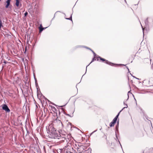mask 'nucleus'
Returning <instances> with one entry per match:
<instances>
[{
  "label": "nucleus",
  "mask_w": 153,
  "mask_h": 153,
  "mask_svg": "<svg viewBox=\"0 0 153 153\" xmlns=\"http://www.w3.org/2000/svg\"><path fill=\"white\" fill-rule=\"evenodd\" d=\"M46 129L49 138L59 139L62 138L65 140V135L56 131L52 126H49L48 128H46Z\"/></svg>",
  "instance_id": "obj_1"
},
{
  "label": "nucleus",
  "mask_w": 153,
  "mask_h": 153,
  "mask_svg": "<svg viewBox=\"0 0 153 153\" xmlns=\"http://www.w3.org/2000/svg\"><path fill=\"white\" fill-rule=\"evenodd\" d=\"M97 58H99L100 60L102 61L103 62H104L105 63L107 64H108L110 65H111L112 66H114V65L117 66V65H120V66H126V65L123 64H115L113 63H111L108 61V60L102 58L101 57L98 56Z\"/></svg>",
  "instance_id": "obj_2"
},
{
  "label": "nucleus",
  "mask_w": 153,
  "mask_h": 153,
  "mask_svg": "<svg viewBox=\"0 0 153 153\" xmlns=\"http://www.w3.org/2000/svg\"><path fill=\"white\" fill-rule=\"evenodd\" d=\"M2 109L5 111L6 112H9L10 111V109L6 104L2 105Z\"/></svg>",
  "instance_id": "obj_3"
},
{
  "label": "nucleus",
  "mask_w": 153,
  "mask_h": 153,
  "mask_svg": "<svg viewBox=\"0 0 153 153\" xmlns=\"http://www.w3.org/2000/svg\"><path fill=\"white\" fill-rule=\"evenodd\" d=\"M85 48L87 49H88V47L84 46V45H77L76 46H75L74 47V50H76L77 48Z\"/></svg>",
  "instance_id": "obj_4"
},
{
  "label": "nucleus",
  "mask_w": 153,
  "mask_h": 153,
  "mask_svg": "<svg viewBox=\"0 0 153 153\" xmlns=\"http://www.w3.org/2000/svg\"><path fill=\"white\" fill-rule=\"evenodd\" d=\"M145 153H153V148H146L145 149Z\"/></svg>",
  "instance_id": "obj_5"
},
{
  "label": "nucleus",
  "mask_w": 153,
  "mask_h": 153,
  "mask_svg": "<svg viewBox=\"0 0 153 153\" xmlns=\"http://www.w3.org/2000/svg\"><path fill=\"white\" fill-rule=\"evenodd\" d=\"M117 122L116 121H115V120L113 119L112 121L109 124V126L110 127H112L114 126V124L116 123Z\"/></svg>",
  "instance_id": "obj_6"
},
{
  "label": "nucleus",
  "mask_w": 153,
  "mask_h": 153,
  "mask_svg": "<svg viewBox=\"0 0 153 153\" xmlns=\"http://www.w3.org/2000/svg\"><path fill=\"white\" fill-rule=\"evenodd\" d=\"M48 27H42V25H40V27L39 28V33H41V32L47 28Z\"/></svg>",
  "instance_id": "obj_7"
},
{
  "label": "nucleus",
  "mask_w": 153,
  "mask_h": 153,
  "mask_svg": "<svg viewBox=\"0 0 153 153\" xmlns=\"http://www.w3.org/2000/svg\"><path fill=\"white\" fill-rule=\"evenodd\" d=\"M96 59L95 58V57H94V58L92 59V60H91V62L87 65V66L86 67V71H85V74H83L82 76H84V75L86 73V71H87V67L89 66V65L91 64L92 62H94V61L96 60ZM82 78H81L82 79Z\"/></svg>",
  "instance_id": "obj_8"
},
{
  "label": "nucleus",
  "mask_w": 153,
  "mask_h": 153,
  "mask_svg": "<svg viewBox=\"0 0 153 153\" xmlns=\"http://www.w3.org/2000/svg\"><path fill=\"white\" fill-rule=\"evenodd\" d=\"M11 1V0H7L6 1V4L5 5V7L6 8H8L9 7L10 4V2Z\"/></svg>",
  "instance_id": "obj_9"
},
{
  "label": "nucleus",
  "mask_w": 153,
  "mask_h": 153,
  "mask_svg": "<svg viewBox=\"0 0 153 153\" xmlns=\"http://www.w3.org/2000/svg\"><path fill=\"white\" fill-rule=\"evenodd\" d=\"M88 49H88L90 50L91 52H92V53L94 54V57H95V58H97L98 56V55H97L96 53H95L90 48L88 47Z\"/></svg>",
  "instance_id": "obj_10"
},
{
  "label": "nucleus",
  "mask_w": 153,
  "mask_h": 153,
  "mask_svg": "<svg viewBox=\"0 0 153 153\" xmlns=\"http://www.w3.org/2000/svg\"><path fill=\"white\" fill-rule=\"evenodd\" d=\"M118 128H119V120H118L117 122V124L115 126V131H116V132H118L119 130H118Z\"/></svg>",
  "instance_id": "obj_11"
},
{
  "label": "nucleus",
  "mask_w": 153,
  "mask_h": 153,
  "mask_svg": "<svg viewBox=\"0 0 153 153\" xmlns=\"http://www.w3.org/2000/svg\"><path fill=\"white\" fill-rule=\"evenodd\" d=\"M145 26L146 27H148L149 25V22H148V18H146V19L145 20Z\"/></svg>",
  "instance_id": "obj_12"
},
{
  "label": "nucleus",
  "mask_w": 153,
  "mask_h": 153,
  "mask_svg": "<svg viewBox=\"0 0 153 153\" xmlns=\"http://www.w3.org/2000/svg\"><path fill=\"white\" fill-rule=\"evenodd\" d=\"M62 111L63 112V113L65 114V115H67V116H69V117H72L73 116V113H74V112L71 115H70L69 114H67V113H66L63 110V109H62Z\"/></svg>",
  "instance_id": "obj_13"
},
{
  "label": "nucleus",
  "mask_w": 153,
  "mask_h": 153,
  "mask_svg": "<svg viewBox=\"0 0 153 153\" xmlns=\"http://www.w3.org/2000/svg\"><path fill=\"white\" fill-rule=\"evenodd\" d=\"M122 111V110H121L117 114V115L116 116L114 117V118L113 119L115 120V121H117V119L118 118V117L119 115L120 114V112Z\"/></svg>",
  "instance_id": "obj_14"
},
{
  "label": "nucleus",
  "mask_w": 153,
  "mask_h": 153,
  "mask_svg": "<svg viewBox=\"0 0 153 153\" xmlns=\"http://www.w3.org/2000/svg\"><path fill=\"white\" fill-rule=\"evenodd\" d=\"M19 1L20 0H16L15 4L17 7H18L19 5Z\"/></svg>",
  "instance_id": "obj_15"
},
{
  "label": "nucleus",
  "mask_w": 153,
  "mask_h": 153,
  "mask_svg": "<svg viewBox=\"0 0 153 153\" xmlns=\"http://www.w3.org/2000/svg\"><path fill=\"white\" fill-rule=\"evenodd\" d=\"M65 19L67 20H69L71 21H72V14H71L70 16V17L69 18H65Z\"/></svg>",
  "instance_id": "obj_16"
},
{
  "label": "nucleus",
  "mask_w": 153,
  "mask_h": 153,
  "mask_svg": "<svg viewBox=\"0 0 153 153\" xmlns=\"http://www.w3.org/2000/svg\"><path fill=\"white\" fill-rule=\"evenodd\" d=\"M35 83L36 86V88L37 91H38V89H39V86H38L37 82H35Z\"/></svg>",
  "instance_id": "obj_17"
},
{
  "label": "nucleus",
  "mask_w": 153,
  "mask_h": 153,
  "mask_svg": "<svg viewBox=\"0 0 153 153\" xmlns=\"http://www.w3.org/2000/svg\"><path fill=\"white\" fill-rule=\"evenodd\" d=\"M115 135H116V140L117 141H118L119 142V143L120 144L121 146V145L120 142V141H119V140L118 139V138L117 137V134L116 131H115Z\"/></svg>",
  "instance_id": "obj_18"
},
{
  "label": "nucleus",
  "mask_w": 153,
  "mask_h": 153,
  "mask_svg": "<svg viewBox=\"0 0 153 153\" xmlns=\"http://www.w3.org/2000/svg\"><path fill=\"white\" fill-rule=\"evenodd\" d=\"M124 105L125 106V107H124L122 110H123L124 108H127L128 107V105L126 104L125 103V102H123Z\"/></svg>",
  "instance_id": "obj_19"
},
{
  "label": "nucleus",
  "mask_w": 153,
  "mask_h": 153,
  "mask_svg": "<svg viewBox=\"0 0 153 153\" xmlns=\"http://www.w3.org/2000/svg\"><path fill=\"white\" fill-rule=\"evenodd\" d=\"M64 153H73L70 151H69L68 150H66L64 151Z\"/></svg>",
  "instance_id": "obj_20"
},
{
  "label": "nucleus",
  "mask_w": 153,
  "mask_h": 153,
  "mask_svg": "<svg viewBox=\"0 0 153 153\" xmlns=\"http://www.w3.org/2000/svg\"><path fill=\"white\" fill-rule=\"evenodd\" d=\"M3 26L2 25V21L1 19H0V29L1 27H3Z\"/></svg>",
  "instance_id": "obj_21"
},
{
  "label": "nucleus",
  "mask_w": 153,
  "mask_h": 153,
  "mask_svg": "<svg viewBox=\"0 0 153 153\" xmlns=\"http://www.w3.org/2000/svg\"><path fill=\"white\" fill-rule=\"evenodd\" d=\"M33 76H34V79L35 80V82H37V79H36V77L35 75V74H34Z\"/></svg>",
  "instance_id": "obj_22"
},
{
  "label": "nucleus",
  "mask_w": 153,
  "mask_h": 153,
  "mask_svg": "<svg viewBox=\"0 0 153 153\" xmlns=\"http://www.w3.org/2000/svg\"><path fill=\"white\" fill-rule=\"evenodd\" d=\"M97 131V129L95 130V131H93V132H92V133H91L90 134V135L89 136H91L94 133V132H96Z\"/></svg>",
  "instance_id": "obj_23"
},
{
  "label": "nucleus",
  "mask_w": 153,
  "mask_h": 153,
  "mask_svg": "<svg viewBox=\"0 0 153 153\" xmlns=\"http://www.w3.org/2000/svg\"><path fill=\"white\" fill-rule=\"evenodd\" d=\"M141 25V26H142V29H143V35H144V31L145 30V29H146V27H145L144 28H143V27L142 26V25Z\"/></svg>",
  "instance_id": "obj_24"
},
{
  "label": "nucleus",
  "mask_w": 153,
  "mask_h": 153,
  "mask_svg": "<svg viewBox=\"0 0 153 153\" xmlns=\"http://www.w3.org/2000/svg\"><path fill=\"white\" fill-rule=\"evenodd\" d=\"M28 14V13L26 11V12L24 13L25 16H26Z\"/></svg>",
  "instance_id": "obj_25"
},
{
  "label": "nucleus",
  "mask_w": 153,
  "mask_h": 153,
  "mask_svg": "<svg viewBox=\"0 0 153 153\" xmlns=\"http://www.w3.org/2000/svg\"><path fill=\"white\" fill-rule=\"evenodd\" d=\"M132 76L134 77V78H135L137 79H138V80H139V79H140L139 78H137V77H136L135 76Z\"/></svg>",
  "instance_id": "obj_26"
},
{
  "label": "nucleus",
  "mask_w": 153,
  "mask_h": 153,
  "mask_svg": "<svg viewBox=\"0 0 153 153\" xmlns=\"http://www.w3.org/2000/svg\"><path fill=\"white\" fill-rule=\"evenodd\" d=\"M45 100H47V101H48V102H50V101L49 100H48V99H47V98H45Z\"/></svg>",
  "instance_id": "obj_27"
},
{
  "label": "nucleus",
  "mask_w": 153,
  "mask_h": 153,
  "mask_svg": "<svg viewBox=\"0 0 153 153\" xmlns=\"http://www.w3.org/2000/svg\"><path fill=\"white\" fill-rule=\"evenodd\" d=\"M4 62V64H6V63H7L8 62H7V61H5V60H4V62Z\"/></svg>",
  "instance_id": "obj_28"
},
{
  "label": "nucleus",
  "mask_w": 153,
  "mask_h": 153,
  "mask_svg": "<svg viewBox=\"0 0 153 153\" xmlns=\"http://www.w3.org/2000/svg\"><path fill=\"white\" fill-rule=\"evenodd\" d=\"M53 109L54 110H55V111H56V109L54 107H53Z\"/></svg>",
  "instance_id": "obj_29"
},
{
  "label": "nucleus",
  "mask_w": 153,
  "mask_h": 153,
  "mask_svg": "<svg viewBox=\"0 0 153 153\" xmlns=\"http://www.w3.org/2000/svg\"><path fill=\"white\" fill-rule=\"evenodd\" d=\"M124 1H125V2L126 3V4H127V2H126V0H124Z\"/></svg>",
  "instance_id": "obj_30"
},
{
  "label": "nucleus",
  "mask_w": 153,
  "mask_h": 153,
  "mask_svg": "<svg viewBox=\"0 0 153 153\" xmlns=\"http://www.w3.org/2000/svg\"><path fill=\"white\" fill-rule=\"evenodd\" d=\"M96 58V59H97V61H99V59H99V58Z\"/></svg>",
  "instance_id": "obj_31"
},
{
  "label": "nucleus",
  "mask_w": 153,
  "mask_h": 153,
  "mask_svg": "<svg viewBox=\"0 0 153 153\" xmlns=\"http://www.w3.org/2000/svg\"><path fill=\"white\" fill-rule=\"evenodd\" d=\"M128 98L126 100H128L129 98V96H128Z\"/></svg>",
  "instance_id": "obj_32"
},
{
  "label": "nucleus",
  "mask_w": 153,
  "mask_h": 153,
  "mask_svg": "<svg viewBox=\"0 0 153 153\" xmlns=\"http://www.w3.org/2000/svg\"><path fill=\"white\" fill-rule=\"evenodd\" d=\"M128 72H130V71H129V68L128 69Z\"/></svg>",
  "instance_id": "obj_33"
},
{
  "label": "nucleus",
  "mask_w": 153,
  "mask_h": 153,
  "mask_svg": "<svg viewBox=\"0 0 153 153\" xmlns=\"http://www.w3.org/2000/svg\"><path fill=\"white\" fill-rule=\"evenodd\" d=\"M128 72H130V71H129V68L128 69Z\"/></svg>",
  "instance_id": "obj_34"
},
{
  "label": "nucleus",
  "mask_w": 153,
  "mask_h": 153,
  "mask_svg": "<svg viewBox=\"0 0 153 153\" xmlns=\"http://www.w3.org/2000/svg\"><path fill=\"white\" fill-rule=\"evenodd\" d=\"M128 72H130V71H129V68L128 69Z\"/></svg>",
  "instance_id": "obj_35"
},
{
  "label": "nucleus",
  "mask_w": 153,
  "mask_h": 153,
  "mask_svg": "<svg viewBox=\"0 0 153 153\" xmlns=\"http://www.w3.org/2000/svg\"><path fill=\"white\" fill-rule=\"evenodd\" d=\"M126 67L127 69H128V67L127 66H126Z\"/></svg>",
  "instance_id": "obj_36"
},
{
  "label": "nucleus",
  "mask_w": 153,
  "mask_h": 153,
  "mask_svg": "<svg viewBox=\"0 0 153 153\" xmlns=\"http://www.w3.org/2000/svg\"><path fill=\"white\" fill-rule=\"evenodd\" d=\"M52 104H53V105H55V106H56V104H53V103H52Z\"/></svg>",
  "instance_id": "obj_37"
},
{
  "label": "nucleus",
  "mask_w": 153,
  "mask_h": 153,
  "mask_svg": "<svg viewBox=\"0 0 153 153\" xmlns=\"http://www.w3.org/2000/svg\"><path fill=\"white\" fill-rule=\"evenodd\" d=\"M62 13L64 14V15H65V16H66V15H65V13Z\"/></svg>",
  "instance_id": "obj_38"
},
{
  "label": "nucleus",
  "mask_w": 153,
  "mask_h": 153,
  "mask_svg": "<svg viewBox=\"0 0 153 153\" xmlns=\"http://www.w3.org/2000/svg\"><path fill=\"white\" fill-rule=\"evenodd\" d=\"M60 12V11H57L56 12Z\"/></svg>",
  "instance_id": "obj_39"
},
{
  "label": "nucleus",
  "mask_w": 153,
  "mask_h": 153,
  "mask_svg": "<svg viewBox=\"0 0 153 153\" xmlns=\"http://www.w3.org/2000/svg\"><path fill=\"white\" fill-rule=\"evenodd\" d=\"M72 150H74V149H73V148H72ZM74 151H75V150H74Z\"/></svg>",
  "instance_id": "obj_40"
},
{
  "label": "nucleus",
  "mask_w": 153,
  "mask_h": 153,
  "mask_svg": "<svg viewBox=\"0 0 153 153\" xmlns=\"http://www.w3.org/2000/svg\"><path fill=\"white\" fill-rule=\"evenodd\" d=\"M65 105H63V106H64ZM63 106H60V107H63Z\"/></svg>",
  "instance_id": "obj_41"
},
{
  "label": "nucleus",
  "mask_w": 153,
  "mask_h": 153,
  "mask_svg": "<svg viewBox=\"0 0 153 153\" xmlns=\"http://www.w3.org/2000/svg\"><path fill=\"white\" fill-rule=\"evenodd\" d=\"M130 74L132 76H133V75H132V74H131V73H130Z\"/></svg>",
  "instance_id": "obj_42"
},
{
  "label": "nucleus",
  "mask_w": 153,
  "mask_h": 153,
  "mask_svg": "<svg viewBox=\"0 0 153 153\" xmlns=\"http://www.w3.org/2000/svg\"><path fill=\"white\" fill-rule=\"evenodd\" d=\"M134 99L135 100V101H136V100L134 98Z\"/></svg>",
  "instance_id": "obj_43"
},
{
  "label": "nucleus",
  "mask_w": 153,
  "mask_h": 153,
  "mask_svg": "<svg viewBox=\"0 0 153 153\" xmlns=\"http://www.w3.org/2000/svg\"><path fill=\"white\" fill-rule=\"evenodd\" d=\"M130 91H128V93H129L130 92Z\"/></svg>",
  "instance_id": "obj_44"
},
{
  "label": "nucleus",
  "mask_w": 153,
  "mask_h": 153,
  "mask_svg": "<svg viewBox=\"0 0 153 153\" xmlns=\"http://www.w3.org/2000/svg\"><path fill=\"white\" fill-rule=\"evenodd\" d=\"M131 8V10H132L133 11V9H132Z\"/></svg>",
  "instance_id": "obj_45"
},
{
  "label": "nucleus",
  "mask_w": 153,
  "mask_h": 153,
  "mask_svg": "<svg viewBox=\"0 0 153 153\" xmlns=\"http://www.w3.org/2000/svg\"><path fill=\"white\" fill-rule=\"evenodd\" d=\"M101 128L100 129V130H101Z\"/></svg>",
  "instance_id": "obj_46"
},
{
  "label": "nucleus",
  "mask_w": 153,
  "mask_h": 153,
  "mask_svg": "<svg viewBox=\"0 0 153 153\" xmlns=\"http://www.w3.org/2000/svg\"><path fill=\"white\" fill-rule=\"evenodd\" d=\"M145 152V151H143V152Z\"/></svg>",
  "instance_id": "obj_47"
},
{
  "label": "nucleus",
  "mask_w": 153,
  "mask_h": 153,
  "mask_svg": "<svg viewBox=\"0 0 153 153\" xmlns=\"http://www.w3.org/2000/svg\"><path fill=\"white\" fill-rule=\"evenodd\" d=\"M1 0H0V1H1Z\"/></svg>",
  "instance_id": "obj_48"
},
{
  "label": "nucleus",
  "mask_w": 153,
  "mask_h": 153,
  "mask_svg": "<svg viewBox=\"0 0 153 153\" xmlns=\"http://www.w3.org/2000/svg\"><path fill=\"white\" fill-rule=\"evenodd\" d=\"M143 153H144V152H143Z\"/></svg>",
  "instance_id": "obj_49"
}]
</instances>
